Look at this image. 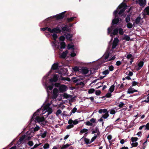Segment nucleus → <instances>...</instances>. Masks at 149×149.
I'll return each instance as SVG.
<instances>
[{
	"instance_id": "obj_1",
	"label": "nucleus",
	"mask_w": 149,
	"mask_h": 149,
	"mask_svg": "<svg viewBox=\"0 0 149 149\" xmlns=\"http://www.w3.org/2000/svg\"><path fill=\"white\" fill-rule=\"evenodd\" d=\"M113 28V26L112 25L107 29V34L108 35L110 34V36L111 37L113 36L117 35L118 32V29L116 28L113 29V32L111 33Z\"/></svg>"
},
{
	"instance_id": "obj_2",
	"label": "nucleus",
	"mask_w": 149,
	"mask_h": 149,
	"mask_svg": "<svg viewBox=\"0 0 149 149\" xmlns=\"http://www.w3.org/2000/svg\"><path fill=\"white\" fill-rule=\"evenodd\" d=\"M45 120V118L44 117H40L39 116H36V113H35L33 115V116L31 119L32 121L34 120L35 122L37 121L39 123L40 122H42Z\"/></svg>"
},
{
	"instance_id": "obj_3",
	"label": "nucleus",
	"mask_w": 149,
	"mask_h": 149,
	"mask_svg": "<svg viewBox=\"0 0 149 149\" xmlns=\"http://www.w3.org/2000/svg\"><path fill=\"white\" fill-rule=\"evenodd\" d=\"M72 79L74 83H77V85H82L84 84V83L82 81L80 82H78L79 81H80L81 79H77V78L74 77H73Z\"/></svg>"
},
{
	"instance_id": "obj_4",
	"label": "nucleus",
	"mask_w": 149,
	"mask_h": 149,
	"mask_svg": "<svg viewBox=\"0 0 149 149\" xmlns=\"http://www.w3.org/2000/svg\"><path fill=\"white\" fill-rule=\"evenodd\" d=\"M119 41V40L117 38H114L113 42L112 49H113L116 47Z\"/></svg>"
},
{
	"instance_id": "obj_5",
	"label": "nucleus",
	"mask_w": 149,
	"mask_h": 149,
	"mask_svg": "<svg viewBox=\"0 0 149 149\" xmlns=\"http://www.w3.org/2000/svg\"><path fill=\"white\" fill-rule=\"evenodd\" d=\"M58 90L56 88L54 89L53 91L52 98L53 99H55L58 96Z\"/></svg>"
},
{
	"instance_id": "obj_6",
	"label": "nucleus",
	"mask_w": 149,
	"mask_h": 149,
	"mask_svg": "<svg viewBox=\"0 0 149 149\" xmlns=\"http://www.w3.org/2000/svg\"><path fill=\"white\" fill-rule=\"evenodd\" d=\"M67 87L64 85H61L59 88L60 93H63L67 89Z\"/></svg>"
},
{
	"instance_id": "obj_7",
	"label": "nucleus",
	"mask_w": 149,
	"mask_h": 149,
	"mask_svg": "<svg viewBox=\"0 0 149 149\" xmlns=\"http://www.w3.org/2000/svg\"><path fill=\"white\" fill-rule=\"evenodd\" d=\"M65 12L66 11L63 12L55 16L54 17L56 18L57 20L62 19L65 17Z\"/></svg>"
},
{
	"instance_id": "obj_8",
	"label": "nucleus",
	"mask_w": 149,
	"mask_h": 149,
	"mask_svg": "<svg viewBox=\"0 0 149 149\" xmlns=\"http://www.w3.org/2000/svg\"><path fill=\"white\" fill-rule=\"evenodd\" d=\"M59 77V76L58 74H55L54 75L53 78L50 79L49 81L51 82H56L58 81Z\"/></svg>"
},
{
	"instance_id": "obj_9",
	"label": "nucleus",
	"mask_w": 149,
	"mask_h": 149,
	"mask_svg": "<svg viewBox=\"0 0 149 149\" xmlns=\"http://www.w3.org/2000/svg\"><path fill=\"white\" fill-rule=\"evenodd\" d=\"M121 20V19L120 17H115L112 20L111 24L112 25L117 24Z\"/></svg>"
},
{
	"instance_id": "obj_10",
	"label": "nucleus",
	"mask_w": 149,
	"mask_h": 149,
	"mask_svg": "<svg viewBox=\"0 0 149 149\" xmlns=\"http://www.w3.org/2000/svg\"><path fill=\"white\" fill-rule=\"evenodd\" d=\"M59 25H58L57 27L54 28L52 29V32L56 33H60L61 30L59 29Z\"/></svg>"
},
{
	"instance_id": "obj_11",
	"label": "nucleus",
	"mask_w": 149,
	"mask_h": 149,
	"mask_svg": "<svg viewBox=\"0 0 149 149\" xmlns=\"http://www.w3.org/2000/svg\"><path fill=\"white\" fill-rule=\"evenodd\" d=\"M109 53L107 52L105 53L104 56V58L103 61V63H104L105 62H107L108 61V60L109 59Z\"/></svg>"
},
{
	"instance_id": "obj_12",
	"label": "nucleus",
	"mask_w": 149,
	"mask_h": 149,
	"mask_svg": "<svg viewBox=\"0 0 149 149\" xmlns=\"http://www.w3.org/2000/svg\"><path fill=\"white\" fill-rule=\"evenodd\" d=\"M132 86H130V88H129L127 91V93L129 94L133 93L134 92L137 91V90L134 88H131Z\"/></svg>"
},
{
	"instance_id": "obj_13",
	"label": "nucleus",
	"mask_w": 149,
	"mask_h": 149,
	"mask_svg": "<svg viewBox=\"0 0 149 149\" xmlns=\"http://www.w3.org/2000/svg\"><path fill=\"white\" fill-rule=\"evenodd\" d=\"M65 35L66 39L70 41H72V37L73 36L72 34L70 33H67V34H65Z\"/></svg>"
},
{
	"instance_id": "obj_14",
	"label": "nucleus",
	"mask_w": 149,
	"mask_h": 149,
	"mask_svg": "<svg viewBox=\"0 0 149 149\" xmlns=\"http://www.w3.org/2000/svg\"><path fill=\"white\" fill-rule=\"evenodd\" d=\"M81 71L82 73L84 74H88L89 71L88 68L86 67H83L82 68Z\"/></svg>"
},
{
	"instance_id": "obj_15",
	"label": "nucleus",
	"mask_w": 149,
	"mask_h": 149,
	"mask_svg": "<svg viewBox=\"0 0 149 149\" xmlns=\"http://www.w3.org/2000/svg\"><path fill=\"white\" fill-rule=\"evenodd\" d=\"M97 133V134L98 136H99L100 134V132L99 131V129L97 127H95V130L93 131L92 132L91 134H94Z\"/></svg>"
},
{
	"instance_id": "obj_16",
	"label": "nucleus",
	"mask_w": 149,
	"mask_h": 149,
	"mask_svg": "<svg viewBox=\"0 0 149 149\" xmlns=\"http://www.w3.org/2000/svg\"><path fill=\"white\" fill-rule=\"evenodd\" d=\"M138 3L141 6H144L146 3V0H138Z\"/></svg>"
},
{
	"instance_id": "obj_17",
	"label": "nucleus",
	"mask_w": 149,
	"mask_h": 149,
	"mask_svg": "<svg viewBox=\"0 0 149 149\" xmlns=\"http://www.w3.org/2000/svg\"><path fill=\"white\" fill-rule=\"evenodd\" d=\"M61 28L62 29L61 30L63 31L69 32L70 31V29L68 27L67 25H65L64 26H61Z\"/></svg>"
},
{
	"instance_id": "obj_18",
	"label": "nucleus",
	"mask_w": 149,
	"mask_h": 149,
	"mask_svg": "<svg viewBox=\"0 0 149 149\" xmlns=\"http://www.w3.org/2000/svg\"><path fill=\"white\" fill-rule=\"evenodd\" d=\"M127 6L125 3H122L120 4L118 7V8L119 9H120L123 8H125V9H127Z\"/></svg>"
},
{
	"instance_id": "obj_19",
	"label": "nucleus",
	"mask_w": 149,
	"mask_h": 149,
	"mask_svg": "<svg viewBox=\"0 0 149 149\" xmlns=\"http://www.w3.org/2000/svg\"><path fill=\"white\" fill-rule=\"evenodd\" d=\"M143 64L144 62L143 61H140L138 64V67L137 68V70H138L141 69V68L143 65Z\"/></svg>"
},
{
	"instance_id": "obj_20",
	"label": "nucleus",
	"mask_w": 149,
	"mask_h": 149,
	"mask_svg": "<svg viewBox=\"0 0 149 149\" xmlns=\"http://www.w3.org/2000/svg\"><path fill=\"white\" fill-rule=\"evenodd\" d=\"M141 19V18L140 16H139L136 18L135 20V22H134L133 24V25L134 26H135V24H138L139 23Z\"/></svg>"
},
{
	"instance_id": "obj_21",
	"label": "nucleus",
	"mask_w": 149,
	"mask_h": 149,
	"mask_svg": "<svg viewBox=\"0 0 149 149\" xmlns=\"http://www.w3.org/2000/svg\"><path fill=\"white\" fill-rule=\"evenodd\" d=\"M98 112L100 113H109V111L106 109H100L99 110Z\"/></svg>"
},
{
	"instance_id": "obj_22",
	"label": "nucleus",
	"mask_w": 149,
	"mask_h": 149,
	"mask_svg": "<svg viewBox=\"0 0 149 149\" xmlns=\"http://www.w3.org/2000/svg\"><path fill=\"white\" fill-rule=\"evenodd\" d=\"M58 63H54L52 67V69L53 70L57 69L58 67Z\"/></svg>"
},
{
	"instance_id": "obj_23",
	"label": "nucleus",
	"mask_w": 149,
	"mask_h": 149,
	"mask_svg": "<svg viewBox=\"0 0 149 149\" xmlns=\"http://www.w3.org/2000/svg\"><path fill=\"white\" fill-rule=\"evenodd\" d=\"M68 53V51L67 50L63 52L61 55V57L63 58H65L66 57Z\"/></svg>"
},
{
	"instance_id": "obj_24",
	"label": "nucleus",
	"mask_w": 149,
	"mask_h": 149,
	"mask_svg": "<svg viewBox=\"0 0 149 149\" xmlns=\"http://www.w3.org/2000/svg\"><path fill=\"white\" fill-rule=\"evenodd\" d=\"M84 141L86 145L89 144L91 143V141H90V139H88L85 137L84 138Z\"/></svg>"
},
{
	"instance_id": "obj_25",
	"label": "nucleus",
	"mask_w": 149,
	"mask_h": 149,
	"mask_svg": "<svg viewBox=\"0 0 149 149\" xmlns=\"http://www.w3.org/2000/svg\"><path fill=\"white\" fill-rule=\"evenodd\" d=\"M60 45L61 49H64V48H65L66 46L65 42H61L60 43Z\"/></svg>"
},
{
	"instance_id": "obj_26",
	"label": "nucleus",
	"mask_w": 149,
	"mask_h": 149,
	"mask_svg": "<svg viewBox=\"0 0 149 149\" xmlns=\"http://www.w3.org/2000/svg\"><path fill=\"white\" fill-rule=\"evenodd\" d=\"M63 97L64 98L67 99L68 98H71V95H68L67 93H65L63 95Z\"/></svg>"
},
{
	"instance_id": "obj_27",
	"label": "nucleus",
	"mask_w": 149,
	"mask_h": 149,
	"mask_svg": "<svg viewBox=\"0 0 149 149\" xmlns=\"http://www.w3.org/2000/svg\"><path fill=\"white\" fill-rule=\"evenodd\" d=\"M88 131V129L85 128L81 130L79 132V134L81 135L83 133H86Z\"/></svg>"
},
{
	"instance_id": "obj_28",
	"label": "nucleus",
	"mask_w": 149,
	"mask_h": 149,
	"mask_svg": "<svg viewBox=\"0 0 149 149\" xmlns=\"http://www.w3.org/2000/svg\"><path fill=\"white\" fill-rule=\"evenodd\" d=\"M76 17H72L70 18H68L66 19V22H72L74 19Z\"/></svg>"
},
{
	"instance_id": "obj_29",
	"label": "nucleus",
	"mask_w": 149,
	"mask_h": 149,
	"mask_svg": "<svg viewBox=\"0 0 149 149\" xmlns=\"http://www.w3.org/2000/svg\"><path fill=\"white\" fill-rule=\"evenodd\" d=\"M115 86L114 85H111L109 88V91L111 93H112L114 90Z\"/></svg>"
},
{
	"instance_id": "obj_30",
	"label": "nucleus",
	"mask_w": 149,
	"mask_h": 149,
	"mask_svg": "<svg viewBox=\"0 0 149 149\" xmlns=\"http://www.w3.org/2000/svg\"><path fill=\"white\" fill-rule=\"evenodd\" d=\"M109 116V113H105L104 114H103L102 116V118H104V119H107Z\"/></svg>"
},
{
	"instance_id": "obj_31",
	"label": "nucleus",
	"mask_w": 149,
	"mask_h": 149,
	"mask_svg": "<svg viewBox=\"0 0 149 149\" xmlns=\"http://www.w3.org/2000/svg\"><path fill=\"white\" fill-rule=\"evenodd\" d=\"M74 45H71L70 44H68L67 46V49H74Z\"/></svg>"
},
{
	"instance_id": "obj_32",
	"label": "nucleus",
	"mask_w": 149,
	"mask_h": 149,
	"mask_svg": "<svg viewBox=\"0 0 149 149\" xmlns=\"http://www.w3.org/2000/svg\"><path fill=\"white\" fill-rule=\"evenodd\" d=\"M118 32L119 34L121 35H123L124 33L123 29L120 28L118 29Z\"/></svg>"
},
{
	"instance_id": "obj_33",
	"label": "nucleus",
	"mask_w": 149,
	"mask_h": 149,
	"mask_svg": "<svg viewBox=\"0 0 149 149\" xmlns=\"http://www.w3.org/2000/svg\"><path fill=\"white\" fill-rule=\"evenodd\" d=\"M71 145V144H69L68 143L66 145H64L61 148V149H64L68 147H69Z\"/></svg>"
},
{
	"instance_id": "obj_34",
	"label": "nucleus",
	"mask_w": 149,
	"mask_h": 149,
	"mask_svg": "<svg viewBox=\"0 0 149 149\" xmlns=\"http://www.w3.org/2000/svg\"><path fill=\"white\" fill-rule=\"evenodd\" d=\"M127 27L129 29H131L133 27L132 24L130 22L127 23Z\"/></svg>"
},
{
	"instance_id": "obj_35",
	"label": "nucleus",
	"mask_w": 149,
	"mask_h": 149,
	"mask_svg": "<svg viewBox=\"0 0 149 149\" xmlns=\"http://www.w3.org/2000/svg\"><path fill=\"white\" fill-rule=\"evenodd\" d=\"M26 136L25 135H23L22 137L20 138L18 140L19 142H21L22 143L23 141L25 139Z\"/></svg>"
},
{
	"instance_id": "obj_36",
	"label": "nucleus",
	"mask_w": 149,
	"mask_h": 149,
	"mask_svg": "<svg viewBox=\"0 0 149 149\" xmlns=\"http://www.w3.org/2000/svg\"><path fill=\"white\" fill-rule=\"evenodd\" d=\"M130 16L129 15H128L125 18V21L127 23L129 22L130 21Z\"/></svg>"
},
{
	"instance_id": "obj_37",
	"label": "nucleus",
	"mask_w": 149,
	"mask_h": 149,
	"mask_svg": "<svg viewBox=\"0 0 149 149\" xmlns=\"http://www.w3.org/2000/svg\"><path fill=\"white\" fill-rule=\"evenodd\" d=\"M48 115H49L51 114L53 112L52 109V108L49 107L47 110Z\"/></svg>"
},
{
	"instance_id": "obj_38",
	"label": "nucleus",
	"mask_w": 149,
	"mask_h": 149,
	"mask_svg": "<svg viewBox=\"0 0 149 149\" xmlns=\"http://www.w3.org/2000/svg\"><path fill=\"white\" fill-rule=\"evenodd\" d=\"M47 131H45L43 134H42L41 135V137L42 138H45V137L47 135Z\"/></svg>"
},
{
	"instance_id": "obj_39",
	"label": "nucleus",
	"mask_w": 149,
	"mask_h": 149,
	"mask_svg": "<svg viewBox=\"0 0 149 149\" xmlns=\"http://www.w3.org/2000/svg\"><path fill=\"white\" fill-rule=\"evenodd\" d=\"M146 15H149V6L146 7L145 9Z\"/></svg>"
},
{
	"instance_id": "obj_40",
	"label": "nucleus",
	"mask_w": 149,
	"mask_h": 149,
	"mask_svg": "<svg viewBox=\"0 0 149 149\" xmlns=\"http://www.w3.org/2000/svg\"><path fill=\"white\" fill-rule=\"evenodd\" d=\"M49 147V145L48 143H45L43 146V148L44 149L48 148Z\"/></svg>"
},
{
	"instance_id": "obj_41",
	"label": "nucleus",
	"mask_w": 149,
	"mask_h": 149,
	"mask_svg": "<svg viewBox=\"0 0 149 149\" xmlns=\"http://www.w3.org/2000/svg\"><path fill=\"white\" fill-rule=\"evenodd\" d=\"M126 9L125 8H123L121 9L118 12V14L121 15L123 13Z\"/></svg>"
},
{
	"instance_id": "obj_42",
	"label": "nucleus",
	"mask_w": 149,
	"mask_h": 149,
	"mask_svg": "<svg viewBox=\"0 0 149 149\" xmlns=\"http://www.w3.org/2000/svg\"><path fill=\"white\" fill-rule=\"evenodd\" d=\"M123 40H125L127 41H129L130 40V37L127 35H125L124 37Z\"/></svg>"
},
{
	"instance_id": "obj_43",
	"label": "nucleus",
	"mask_w": 149,
	"mask_h": 149,
	"mask_svg": "<svg viewBox=\"0 0 149 149\" xmlns=\"http://www.w3.org/2000/svg\"><path fill=\"white\" fill-rule=\"evenodd\" d=\"M138 140V138L136 137H132L131 139V141L132 142H136Z\"/></svg>"
},
{
	"instance_id": "obj_44",
	"label": "nucleus",
	"mask_w": 149,
	"mask_h": 149,
	"mask_svg": "<svg viewBox=\"0 0 149 149\" xmlns=\"http://www.w3.org/2000/svg\"><path fill=\"white\" fill-rule=\"evenodd\" d=\"M95 91V90L93 88H91L88 91V93L89 94H91L93 93Z\"/></svg>"
},
{
	"instance_id": "obj_45",
	"label": "nucleus",
	"mask_w": 149,
	"mask_h": 149,
	"mask_svg": "<svg viewBox=\"0 0 149 149\" xmlns=\"http://www.w3.org/2000/svg\"><path fill=\"white\" fill-rule=\"evenodd\" d=\"M73 71L75 72H77L79 71V69L78 67L75 66L73 68Z\"/></svg>"
},
{
	"instance_id": "obj_46",
	"label": "nucleus",
	"mask_w": 149,
	"mask_h": 149,
	"mask_svg": "<svg viewBox=\"0 0 149 149\" xmlns=\"http://www.w3.org/2000/svg\"><path fill=\"white\" fill-rule=\"evenodd\" d=\"M52 37L54 40H56L57 38V36L56 34L54 33L52 35Z\"/></svg>"
},
{
	"instance_id": "obj_47",
	"label": "nucleus",
	"mask_w": 149,
	"mask_h": 149,
	"mask_svg": "<svg viewBox=\"0 0 149 149\" xmlns=\"http://www.w3.org/2000/svg\"><path fill=\"white\" fill-rule=\"evenodd\" d=\"M138 143L137 142L135 143H132L131 144V145L132 146L131 147L132 148V147H136L138 146Z\"/></svg>"
},
{
	"instance_id": "obj_48",
	"label": "nucleus",
	"mask_w": 149,
	"mask_h": 149,
	"mask_svg": "<svg viewBox=\"0 0 149 149\" xmlns=\"http://www.w3.org/2000/svg\"><path fill=\"white\" fill-rule=\"evenodd\" d=\"M95 94L97 95H99L101 93V91L99 90L95 91Z\"/></svg>"
},
{
	"instance_id": "obj_49",
	"label": "nucleus",
	"mask_w": 149,
	"mask_h": 149,
	"mask_svg": "<svg viewBox=\"0 0 149 149\" xmlns=\"http://www.w3.org/2000/svg\"><path fill=\"white\" fill-rule=\"evenodd\" d=\"M74 127V125L73 124H71L67 126L66 128L68 129H69L70 128H72Z\"/></svg>"
},
{
	"instance_id": "obj_50",
	"label": "nucleus",
	"mask_w": 149,
	"mask_h": 149,
	"mask_svg": "<svg viewBox=\"0 0 149 149\" xmlns=\"http://www.w3.org/2000/svg\"><path fill=\"white\" fill-rule=\"evenodd\" d=\"M109 72L108 70H106L103 72L102 73L104 75H107L109 74Z\"/></svg>"
},
{
	"instance_id": "obj_51",
	"label": "nucleus",
	"mask_w": 149,
	"mask_h": 149,
	"mask_svg": "<svg viewBox=\"0 0 149 149\" xmlns=\"http://www.w3.org/2000/svg\"><path fill=\"white\" fill-rule=\"evenodd\" d=\"M77 110V109L75 107H74L71 111V112H70V116L72 114V113H75Z\"/></svg>"
},
{
	"instance_id": "obj_52",
	"label": "nucleus",
	"mask_w": 149,
	"mask_h": 149,
	"mask_svg": "<svg viewBox=\"0 0 149 149\" xmlns=\"http://www.w3.org/2000/svg\"><path fill=\"white\" fill-rule=\"evenodd\" d=\"M62 111L61 109L58 110L56 112V114L57 116L59 115L61 113Z\"/></svg>"
},
{
	"instance_id": "obj_53",
	"label": "nucleus",
	"mask_w": 149,
	"mask_h": 149,
	"mask_svg": "<svg viewBox=\"0 0 149 149\" xmlns=\"http://www.w3.org/2000/svg\"><path fill=\"white\" fill-rule=\"evenodd\" d=\"M27 143L29 146H33V142L32 141H29Z\"/></svg>"
},
{
	"instance_id": "obj_54",
	"label": "nucleus",
	"mask_w": 149,
	"mask_h": 149,
	"mask_svg": "<svg viewBox=\"0 0 149 149\" xmlns=\"http://www.w3.org/2000/svg\"><path fill=\"white\" fill-rule=\"evenodd\" d=\"M111 92H110V93H107L106 95L105 96V97H107V98L110 97L111 96Z\"/></svg>"
},
{
	"instance_id": "obj_55",
	"label": "nucleus",
	"mask_w": 149,
	"mask_h": 149,
	"mask_svg": "<svg viewBox=\"0 0 149 149\" xmlns=\"http://www.w3.org/2000/svg\"><path fill=\"white\" fill-rule=\"evenodd\" d=\"M65 39V38L64 36H61L59 38V40L60 41H64Z\"/></svg>"
},
{
	"instance_id": "obj_56",
	"label": "nucleus",
	"mask_w": 149,
	"mask_h": 149,
	"mask_svg": "<svg viewBox=\"0 0 149 149\" xmlns=\"http://www.w3.org/2000/svg\"><path fill=\"white\" fill-rule=\"evenodd\" d=\"M42 124L44 126L47 125V123H48V122L47 120H45L42 122Z\"/></svg>"
},
{
	"instance_id": "obj_57",
	"label": "nucleus",
	"mask_w": 149,
	"mask_h": 149,
	"mask_svg": "<svg viewBox=\"0 0 149 149\" xmlns=\"http://www.w3.org/2000/svg\"><path fill=\"white\" fill-rule=\"evenodd\" d=\"M22 143H21V142H19V140L17 141V143L16 144V146L17 147V148H18L19 147H20V146H21L20 145Z\"/></svg>"
},
{
	"instance_id": "obj_58",
	"label": "nucleus",
	"mask_w": 149,
	"mask_h": 149,
	"mask_svg": "<svg viewBox=\"0 0 149 149\" xmlns=\"http://www.w3.org/2000/svg\"><path fill=\"white\" fill-rule=\"evenodd\" d=\"M85 124L88 126H92L93 124L89 121H87L86 122Z\"/></svg>"
},
{
	"instance_id": "obj_59",
	"label": "nucleus",
	"mask_w": 149,
	"mask_h": 149,
	"mask_svg": "<svg viewBox=\"0 0 149 149\" xmlns=\"http://www.w3.org/2000/svg\"><path fill=\"white\" fill-rule=\"evenodd\" d=\"M109 69L110 71H112L114 69V67L112 65H111L109 67Z\"/></svg>"
},
{
	"instance_id": "obj_60",
	"label": "nucleus",
	"mask_w": 149,
	"mask_h": 149,
	"mask_svg": "<svg viewBox=\"0 0 149 149\" xmlns=\"http://www.w3.org/2000/svg\"><path fill=\"white\" fill-rule=\"evenodd\" d=\"M132 86H136V85H137L139 84V83L138 82H137L135 81H133L132 82Z\"/></svg>"
},
{
	"instance_id": "obj_61",
	"label": "nucleus",
	"mask_w": 149,
	"mask_h": 149,
	"mask_svg": "<svg viewBox=\"0 0 149 149\" xmlns=\"http://www.w3.org/2000/svg\"><path fill=\"white\" fill-rule=\"evenodd\" d=\"M149 130V122L147 123L146 125V128L145 129V130Z\"/></svg>"
},
{
	"instance_id": "obj_62",
	"label": "nucleus",
	"mask_w": 149,
	"mask_h": 149,
	"mask_svg": "<svg viewBox=\"0 0 149 149\" xmlns=\"http://www.w3.org/2000/svg\"><path fill=\"white\" fill-rule=\"evenodd\" d=\"M124 105V104L123 102H120V104L118 105V107L120 108H121L123 107Z\"/></svg>"
},
{
	"instance_id": "obj_63",
	"label": "nucleus",
	"mask_w": 149,
	"mask_h": 149,
	"mask_svg": "<svg viewBox=\"0 0 149 149\" xmlns=\"http://www.w3.org/2000/svg\"><path fill=\"white\" fill-rule=\"evenodd\" d=\"M121 63H122L120 61H118L116 62V65L117 66H118L120 65L121 64Z\"/></svg>"
},
{
	"instance_id": "obj_64",
	"label": "nucleus",
	"mask_w": 149,
	"mask_h": 149,
	"mask_svg": "<svg viewBox=\"0 0 149 149\" xmlns=\"http://www.w3.org/2000/svg\"><path fill=\"white\" fill-rule=\"evenodd\" d=\"M40 129V127L38 126H36L34 129V131L35 132L38 131Z\"/></svg>"
}]
</instances>
